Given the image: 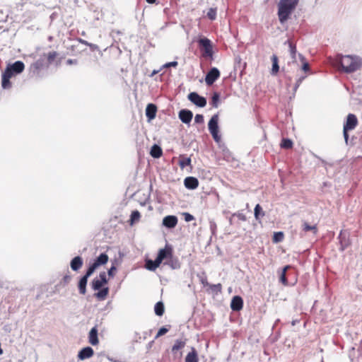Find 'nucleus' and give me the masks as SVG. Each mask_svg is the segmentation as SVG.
Returning <instances> with one entry per match:
<instances>
[{
  "mask_svg": "<svg viewBox=\"0 0 362 362\" xmlns=\"http://www.w3.org/2000/svg\"><path fill=\"white\" fill-rule=\"evenodd\" d=\"M334 63L340 66L341 70L345 73H353L362 66V59L356 55L337 54Z\"/></svg>",
  "mask_w": 362,
  "mask_h": 362,
  "instance_id": "f257e3e1",
  "label": "nucleus"
},
{
  "mask_svg": "<svg viewBox=\"0 0 362 362\" xmlns=\"http://www.w3.org/2000/svg\"><path fill=\"white\" fill-rule=\"evenodd\" d=\"M298 3V0H280L278 5V16L281 23H284L288 19Z\"/></svg>",
  "mask_w": 362,
  "mask_h": 362,
  "instance_id": "f03ea898",
  "label": "nucleus"
},
{
  "mask_svg": "<svg viewBox=\"0 0 362 362\" xmlns=\"http://www.w3.org/2000/svg\"><path fill=\"white\" fill-rule=\"evenodd\" d=\"M218 115H214L210 119L208 123V128L210 134H211L213 139L216 143H220L221 140V136L219 134V128H218Z\"/></svg>",
  "mask_w": 362,
  "mask_h": 362,
  "instance_id": "7ed1b4c3",
  "label": "nucleus"
},
{
  "mask_svg": "<svg viewBox=\"0 0 362 362\" xmlns=\"http://www.w3.org/2000/svg\"><path fill=\"white\" fill-rule=\"evenodd\" d=\"M357 124L358 119L356 115L354 114H349L343 128V135L346 144L348 143L349 139L348 132L354 129L357 126Z\"/></svg>",
  "mask_w": 362,
  "mask_h": 362,
  "instance_id": "20e7f679",
  "label": "nucleus"
},
{
  "mask_svg": "<svg viewBox=\"0 0 362 362\" xmlns=\"http://www.w3.org/2000/svg\"><path fill=\"white\" fill-rule=\"evenodd\" d=\"M187 98L193 104L199 107H204L206 105V98L195 92L190 93Z\"/></svg>",
  "mask_w": 362,
  "mask_h": 362,
  "instance_id": "39448f33",
  "label": "nucleus"
},
{
  "mask_svg": "<svg viewBox=\"0 0 362 362\" xmlns=\"http://www.w3.org/2000/svg\"><path fill=\"white\" fill-rule=\"evenodd\" d=\"M199 46L204 49V55L207 57H211L213 54L212 45L210 40L204 37L199 39L198 41Z\"/></svg>",
  "mask_w": 362,
  "mask_h": 362,
  "instance_id": "423d86ee",
  "label": "nucleus"
},
{
  "mask_svg": "<svg viewBox=\"0 0 362 362\" xmlns=\"http://www.w3.org/2000/svg\"><path fill=\"white\" fill-rule=\"evenodd\" d=\"M25 65L21 61H16L12 64H8L6 69L10 70V74L13 76L14 74H18L23 71Z\"/></svg>",
  "mask_w": 362,
  "mask_h": 362,
  "instance_id": "0eeeda50",
  "label": "nucleus"
},
{
  "mask_svg": "<svg viewBox=\"0 0 362 362\" xmlns=\"http://www.w3.org/2000/svg\"><path fill=\"white\" fill-rule=\"evenodd\" d=\"M108 261V256L105 253L100 254L97 259L89 266V269L93 272L100 265H103Z\"/></svg>",
  "mask_w": 362,
  "mask_h": 362,
  "instance_id": "6e6552de",
  "label": "nucleus"
},
{
  "mask_svg": "<svg viewBox=\"0 0 362 362\" xmlns=\"http://www.w3.org/2000/svg\"><path fill=\"white\" fill-rule=\"evenodd\" d=\"M220 72L218 69L214 67L207 73L205 81L207 85L213 84L219 77Z\"/></svg>",
  "mask_w": 362,
  "mask_h": 362,
  "instance_id": "1a4fd4ad",
  "label": "nucleus"
},
{
  "mask_svg": "<svg viewBox=\"0 0 362 362\" xmlns=\"http://www.w3.org/2000/svg\"><path fill=\"white\" fill-rule=\"evenodd\" d=\"M193 113L192 111L183 109L179 112V118L185 124H189L192 119Z\"/></svg>",
  "mask_w": 362,
  "mask_h": 362,
  "instance_id": "9d476101",
  "label": "nucleus"
},
{
  "mask_svg": "<svg viewBox=\"0 0 362 362\" xmlns=\"http://www.w3.org/2000/svg\"><path fill=\"white\" fill-rule=\"evenodd\" d=\"M177 221L175 216H167L163 219V225L168 228H173L176 226Z\"/></svg>",
  "mask_w": 362,
  "mask_h": 362,
  "instance_id": "9b49d317",
  "label": "nucleus"
},
{
  "mask_svg": "<svg viewBox=\"0 0 362 362\" xmlns=\"http://www.w3.org/2000/svg\"><path fill=\"white\" fill-rule=\"evenodd\" d=\"M93 349L90 346H86L78 352V357L80 360H85L93 356Z\"/></svg>",
  "mask_w": 362,
  "mask_h": 362,
  "instance_id": "f8f14e48",
  "label": "nucleus"
},
{
  "mask_svg": "<svg viewBox=\"0 0 362 362\" xmlns=\"http://www.w3.org/2000/svg\"><path fill=\"white\" fill-rule=\"evenodd\" d=\"M243 300L240 296H235L233 298L230 303V308L234 311H239L242 309Z\"/></svg>",
  "mask_w": 362,
  "mask_h": 362,
  "instance_id": "ddd939ff",
  "label": "nucleus"
},
{
  "mask_svg": "<svg viewBox=\"0 0 362 362\" xmlns=\"http://www.w3.org/2000/svg\"><path fill=\"white\" fill-rule=\"evenodd\" d=\"M12 77L11 74H10V70L5 69L4 72L2 74V81H1V86L4 89H7L11 88V84L10 82V78Z\"/></svg>",
  "mask_w": 362,
  "mask_h": 362,
  "instance_id": "4468645a",
  "label": "nucleus"
},
{
  "mask_svg": "<svg viewBox=\"0 0 362 362\" xmlns=\"http://www.w3.org/2000/svg\"><path fill=\"white\" fill-rule=\"evenodd\" d=\"M83 264V261L82 257L80 256H76L71 259L70 262V267L73 271L76 272L81 268Z\"/></svg>",
  "mask_w": 362,
  "mask_h": 362,
  "instance_id": "2eb2a0df",
  "label": "nucleus"
},
{
  "mask_svg": "<svg viewBox=\"0 0 362 362\" xmlns=\"http://www.w3.org/2000/svg\"><path fill=\"white\" fill-rule=\"evenodd\" d=\"M184 184L186 188L194 189L198 187V180L194 177H187L185 179Z\"/></svg>",
  "mask_w": 362,
  "mask_h": 362,
  "instance_id": "dca6fc26",
  "label": "nucleus"
},
{
  "mask_svg": "<svg viewBox=\"0 0 362 362\" xmlns=\"http://www.w3.org/2000/svg\"><path fill=\"white\" fill-rule=\"evenodd\" d=\"M88 341L90 344L95 346L99 343L98 338V329L97 327H93L88 334Z\"/></svg>",
  "mask_w": 362,
  "mask_h": 362,
  "instance_id": "f3484780",
  "label": "nucleus"
},
{
  "mask_svg": "<svg viewBox=\"0 0 362 362\" xmlns=\"http://www.w3.org/2000/svg\"><path fill=\"white\" fill-rule=\"evenodd\" d=\"M157 107L155 105L149 103L146 107V115L148 120H151L156 117Z\"/></svg>",
  "mask_w": 362,
  "mask_h": 362,
  "instance_id": "a211bd4d",
  "label": "nucleus"
},
{
  "mask_svg": "<svg viewBox=\"0 0 362 362\" xmlns=\"http://www.w3.org/2000/svg\"><path fill=\"white\" fill-rule=\"evenodd\" d=\"M284 45H288V51L291 55V57L293 60V62H296V54H297V50H296V46L295 44H293L290 40H288L284 42Z\"/></svg>",
  "mask_w": 362,
  "mask_h": 362,
  "instance_id": "6ab92c4d",
  "label": "nucleus"
},
{
  "mask_svg": "<svg viewBox=\"0 0 362 362\" xmlns=\"http://www.w3.org/2000/svg\"><path fill=\"white\" fill-rule=\"evenodd\" d=\"M164 264L169 266L173 269H177L180 267V262L177 258L170 256L166 261L164 262Z\"/></svg>",
  "mask_w": 362,
  "mask_h": 362,
  "instance_id": "aec40b11",
  "label": "nucleus"
},
{
  "mask_svg": "<svg viewBox=\"0 0 362 362\" xmlns=\"http://www.w3.org/2000/svg\"><path fill=\"white\" fill-rule=\"evenodd\" d=\"M198 354L194 347H192L191 351L185 357V362H198Z\"/></svg>",
  "mask_w": 362,
  "mask_h": 362,
  "instance_id": "412c9836",
  "label": "nucleus"
},
{
  "mask_svg": "<svg viewBox=\"0 0 362 362\" xmlns=\"http://www.w3.org/2000/svg\"><path fill=\"white\" fill-rule=\"evenodd\" d=\"M172 255V250L170 247H165L159 250L158 256L163 260L168 259Z\"/></svg>",
  "mask_w": 362,
  "mask_h": 362,
  "instance_id": "4be33fe9",
  "label": "nucleus"
},
{
  "mask_svg": "<svg viewBox=\"0 0 362 362\" xmlns=\"http://www.w3.org/2000/svg\"><path fill=\"white\" fill-rule=\"evenodd\" d=\"M88 282V279L86 277L82 276L78 284V288L79 293L82 295H84L86 293V285Z\"/></svg>",
  "mask_w": 362,
  "mask_h": 362,
  "instance_id": "5701e85b",
  "label": "nucleus"
},
{
  "mask_svg": "<svg viewBox=\"0 0 362 362\" xmlns=\"http://www.w3.org/2000/svg\"><path fill=\"white\" fill-rule=\"evenodd\" d=\"M163 151L161 148L157 145L154 144L151 149L150 154L154 158H158L162 156Z\"/></svg>",
  "mask_w": 362,
  "mask_h": 362,
  "instance_id": "b1692460",
  "label": "nucleus"
},
{
  "mask_svg": "<svg viewBox=\"0 0 362 362\" xmlns=\"http://www.w3.org/2000/svg\"><path fill=\"white\" fill-rule=\"evenodd\" d=\"M272 68L271 71V74L272 75H276L279 69V64H278V57L276 55H272Z\"/></svg>",
  "mask_w": 362,
  "mask_h": 362,
  "instance_id": "393cba45",
  "label": "nucleus"
},
{
  "mask_svg": "<svg viewBox=\"0 0 362 362\" xmlns=\"http://www.w3.org/2000/svg\"><path fill=\"white\" fill-rule=\"evenodd\" d=\"M185 341L181 340V339H177L175 341L174 345L172 347V351L176 352L179 351L180 349H182L185 346Z\"/></svg>",
  "mask_w": 362,
  "mask_h": 362,
  "instance_id": "a878e982",
  "label": "nucleus"
},
{
  "mask_svg": "<svg viewBox=\"0 0 362 362\" xmlns=\"http://www.w3.org/2000/svg\"><path fill=\"white\" fill-rule=\"evenodd\" d=\"M255 217L256 220H259L261 217L264 216V212L262 211L259 204H257L254 209Z\"/></svg>",
  "mask_w": 362,
  "mask_h": 362,
  "instance_id": "bb28decb",
  "label": "nucleus"
},
{
  "mask_svg": "<svg viewBox=\"0 0 362 362\" xmlns=\"http://www.w3.org/2000/svg\"><path fill=\"white\" fill-rule=\"evenodd\" d=\"M154 311H155V313L158 316L163 315V314L164 313V305H163V303L162 302H158L155 305Z\"/></svg>",
  "mask_w": 362,
  "mask_h": 362,
  "instance_id": "cd10ccee",
  "label": "nucleus"
},
{
  "mask_svg": "<svg viewBox=\"0 0 362 362\" xmlns=\"http://www.w3.org/2000/svg\"><path fill=\"white\" fill-rule=\"evenodd\" d=\"M290 268V266L287 265L282 269V272L280 274L279 281L285 286L288 285V281L286 277V273L288 269Z\"/></svg>",
  "mask_w": 362,
  "mask_h": 362,
  "instance_id": "c85d7f7f",
  "label": "nucleus"
},
{
  "mask_svg": "<svg viewBox=\"0 0 362 362\" xmlns=\"http://www.w3.org/2000/svg\"><path fill=\"white\" fill-rule=\"evenodd\" d=\"M298 57L302 62L301 69L305 72L309 71L310 66L309 64L306 62L305 57L301 54H298Z\"/></svg>",
  "mask_w": 362,
  "mask_h": 362,
  "instance_id": "c756f323",
  "label": "nucleus"
},
{
  "mask_svg": "<svg viewBox=\"0 0 362 362\" xmlns=\"http://www.w3.org/2000/svg\"><path fill=\"white\" fill-rule=\"evenodd\" d=\"M140 217V213L137 210L133 211L130 217V224L133 225L134 223L138 222Z\"/></svg>",
  "mask_w": 362,
  "mask_h": 362,
  "instance_id": "7c9ffc66",
  "label": "nucleus"
},
{
  "mask_svg": "<svg viewBox=\"0 0 362 362\" xmlns=\"http://www.w3.org/2000/svg\"><path fill=\"white\" fill-rule=\"evenodd\" d=\"M103 286V284L98 278H95L91 282V286L94 291L100 289Z\"/></svg>",
  "mask_w": 362,
  "mask_h": 362,
  "instance_id": "2f4dec72",
  "label": "nucleus"
},
{
  "mask_svg": "<svg viewBox=\"0 0 362 362\" xmlns=\"http://www.w3.org/2000/svg\"><path fill=\"white\" fill-rule=\"evenodd\" d=\"M220 95L218 93H214L211 98V105L214 107H218L219 103Z\"/></svg>",
  "mask_w": 362,
  "mask_h": 362,
  "instance_id": "473e14b6",
  "label": "nucleus"
},
{
  "mask_svg": "<svg viewBox=\"0 0 362 362\" xmlns=\"http://www.w3.org/2000/svg\"><path fill=\"white\" fill-rule=\"evenodd\" d=\"M303 230L305 231H313V233H316L317 232V228L315 226H310L307 222H303Z\"/></svg>",
  "mask_w": 362,
  "mask_h": 362,
  "instance_id": "72a5a7b5",
  "label": "nucleus"
},
{
  "mask_svg": "<svg viewBox=\"0 0 362 362\" xmlns=\"http://www.w3.org/2000/svg\"><path fill=\"white\" fill-rule=\"evenodd\" d=\"M109 288L107 287L103 288L101 291L95 293V296L99 299H104L108 294Z\"/></svg>",
  "mask_w": 362,
  "mask_h": 362,
  "instance_id": "f704fd0d",
  "label": "nucleus"
},
{
  "mask_svg": "<svg viewBox=\"0 0 362 362\" xmlns=\"http://www.w3.org/2000/svg\"><path fill=\"white\" fill-rule=\"evenodd\" d=\"M216 13L217 10L216 8H210L206 13V16L210 20L214 21L216 18Z\"/></svg>",
  "mask_w": 362,
  "mask_h": 362,
  "instance_id": "c9c22d12",
  "label": "nucleus"
},
{
  "mask_svg": "<svg viewBox=\"0 0 362 362\" xmlns=\"http://www.w3.org/2000/svg\"><path fill=\"white\" fill-rule=\"evenodd\" d=\"M191 163L190 158H182L179 160V165L181 168H185V167L189 165Z\"/></svg>",
  "mask_w": 362,
  "mask_h": 362,
  "instance_id": "e433bc0d",
  "label": "nucleus"
},
{
  "mask_svg": "<svg viewBox=\"0 0 362 362\" xmlns=\"http://www.w3.org/2000/svg\"><path fill=\"white\" fill-rule=\"evenodd\" d=\"M293 146V142L289 139H283L281 146L284 148H291Z\"/></svg>",
  "mask_w": 362,
  "mask_h": 362,
  "instance_id": "4c0bfd02",
  "label": "nucleus"
},
{
  "mask_svg": "<svg viewBox=\"0 0 362 362\" xmlns=\"http://www.w3.org/2000/svg\"><path fill=\"white\" fill-rule=\"evenodd\" d=\"M145 267L149 271H155L156 268H158L151 259H147L146 261Z\"/></svg>",
  "mask_w": 362,
  "mask_h": 362,
  "instance_id": "58836bf2",
  "label": "nucleus"
},
{
  "mask_svg": "<svg viewBox=\"0 0 362 362\" xmlns=\"http://www.w3.org/2000/svg\"><path fill=\"white\" fill-rule=\"evenodd\" d=\"M284 238V233L282 232H276L274 234V242L279 243L282 241Z\"/></svg>",
  "mask_w": 362,
  "mask_h": 362,
  "instance_id": "ea45409f",
  "label": "nucleus"
},
{
  "mask_svg": "<svg viewBox=\"0 0 362 362\" xmlns=\"http://www.w3.org/2000/svg\"><path fill=\"white\" fill-rule=\"evenodd\" d=\"M57 54H58L56 52H51L48 53L47 61H48L49 64H52L53 62L54 59L57 57Z\"/></svg>",
  "mask_w": 362,
  "mask_h": 362,
  "instance_id": "a19ab883",
  "label": "nucleus"
},
{
  "mask_svg": "<svg viewBox=\"0 0 362 362\" xmlns=\"http://www.w3.org/2000/svg\"><path fill=\"white\" fill-rule=\"evenodd\" d=\"M209 286L213 291H216V292L221 291V284H210Z\"/></svg>",
  "mask_w": 362,
  "mask_h": 362,
  "instance_id": "79ce46f5",
  "label": "nucleus"
},
{
  "mask_svg": "<svg viewBox=\"0 0 362 362\" xmlns=\"http://www.w3.org/2000/svg\"><path fill=\"white\" fill-rule=\"evenodd\" d=\"M168 332V329H167V328H166V327H161V328L158 330V333H157V334H156V338H158L159 337H161V336L164 335V334H166Z\"/></svg>",
  "mask_w": 362,
  "mask_h": 362,
  "instance_id": "37998d69",
  "label": "nucleus"
},
{
  "mask_svg": "<svg viewBox=\"0 0 362 362\" xmlns=\"http://www.w3.org/2000/svg\"><path fill=\"white\" fill-rule=\"evenodd\" d=\"M233 216L237 217L239 220L245 221H246V216L245 214L240 212L233 213Z\"/></svg>",
  "mask_w": 362,
  "mask_h": 362,
  "instance_id": "c03bdc74",
  "label": "nucleus"
},
{
  "mask_svg": "<svg viewBox=\"0 0 362 362\" xmlns=\"http://www.w3.org/2000/svg\"><path fill=\"white\" fill-rule=\"evenodd\" d=\"M98 279H100V281L102 282V284L103 285L107 284V282L105 272H101L99 275Z\"/></svg>",
  "mask_w": 362,
  "mask_h": 362,
  "instance_id": "a18cd8bd",
  "label": "nucleus"
},
{
  "mask_svg": "<svg viewBox=\"0 0 362 362\" xmlns=\"http://www.w3.org/2000/svg\"><path fill=\"white\" fill-rule=\"evenodd\" d=\"M178 63L176 61H173L171 62H168L163 65V68H169V67H176Z\"/></svg>",
  "mask_w": 362,
  "mask_h": 362,
  "instance_id": "49530a36",
  "label": "nucleus"
},
{
  "mask_svg": "<svg viewBox=\"0 0 362 362\" xmlns=\"http://www.w3.org/2000/svg\"><path fill=\"white\" fill-rule=\"evenodd\" d=\"M194 122L198 124H202L204 122V117L202 115H196L194 117Z\"/></svg>",
  "mask_w": 362,
  "mask_h": 362,
  "instance_id": "de8ad7c7",
  "label": "nucleus"
},
{
  "mask_svg": "<svg viewBox=\"0 0 362 362\" xmlns=\"http://www.w3.org/2000/svg\"><path fill=\"white\" fill-rule=\"evenodd\" d=\"M183 215L185 217V221L187 222H189V221L194 220V216L189 213H184Z\"/></svg>",
  "mask_w": 362,
  "mask_h": 362,
  "instance_id": "09e8293b",
  "label": "nucleus"
},
{
  "mask_svg": "<svg viewBox=\"0 0 362 362\" xmlns=\"http://www.w3.org/2000/svg\"><path fill=\"white\" fill-rule=\"evenodd\" d=\"M163 261V260L160 257L157 256L156 259L153 261V263L156 265L157 267H158Z\"/></svg>",
  "mask_w": 362,
  "mask_h": 362,
  "instance_id": "8fccbe9b",
  "label": "nucleus"
},
{
  "mask_svg": "<svg viewBox=\"0 0 362 362\" xmlns=\"http://www.w3.org/2000/svg\"><path fill=\"white\" fill-rule=\"evenodd\" d=\"M163 261V260L160 257L157 256L156 259L153 261V263L156 265L157 267H158Z\"/></svg>",
  "mask_w": 362,
  "mask_h": 362,
  "instance_id": "3c124183",
  "label": "nucleus"
},
{
  "mask_svg": "<svg viewBox=\"0 0 362 362\" xmlns=\"http://www.w3.org/2000/svg\"><path fill=\"white\" fill-rule=\"evenodd\" d=\"M115 271H116V267L115 266H112L107 272L108 275L110 276H113Z\"/></svg>",
  "mask_w": 362,
  "mask_h": 362,
  "instance_id": "603ef678",
  "label": "nucleus"
},
{
  "mask_svg": "<svg viewBox=\"0 0 362 362\" xmlns=\"http://www.w3.org/2000/svg\"><path fill=\"white\" fill-rule=\"evenodd\" d=\"M200 281L204 285V286H209L210 285V284H209V283L207 281L206 277H201L200 278Z\"/></svg>",
  "mask_w": 362,
  "mask_h": 362,
  "instance_id": "864d4df0",
  "label": "nucleus"
},
{
  "mask_svg": "<svg viewBox=\"0 0 362 362\" xmlns=\"http://www.w3.org/2000/svg\"><path fill=\"white\" fill-rule=\"evenodd\" d=\"M93 274V272L90 270V269L88 268L84 277H86V279H88L92 274Z\"/></svg>",
  "mask_w": 362,
  "mask_h": 362,
  "instance_id": "5fc2aeb1",
  "label": "nucleus"
},
{
  "mask_svg": "<svg viewBox=\"0 0 362 362\" xmlns=\"http://www.w3.org/2000/svg\"><path fill=\"white\" fill-rule=\"evenodd\" d=\"M90 49L91 50H98L99 49L98 46L97 45H95V44H93V43H90L88 44V45Z\"/></svg>",
  "mask_w": 362,
  "mask_h": 362,
  "instance_id": "6e6d98bb",
  "label": "nucleus"
},
{
  "mask_svg": "<svg viewBox=\"0 0 362 362\" xmlns=\"http://www.w3.org/2000/svg\"><path fill=\"white\" fill-rule=\"evenodd\" d=\"M63 279H64V282L69 283L70 281V280H71V276H69V275H66V276H64Z\"/></svg>",
  "mask_w": 362,
  "mask_h": 362,
  "instance_id": "4d7b16f0",
  "label": "nucleus"
},
{
  "mask_svg": "<svg viewBox=\"0 0 362 362\" xmlns=\"http://www.w3.org/2000/svg\"><path fill=\"white\" fill-rule=\"evenodd\" d=\"M79 42H80L81 44L85 45H86V46H88V44H89V42H88V41L84 40H82V39H80V40H79Z\"/></svg>",
  "mask_w": 362,
  "mask_h": 362,
  "instance_id": "13d9d810",
  "label": "nucleus"
},
{
  "mask_svg": "<svg viewBox=\"0 0 362 362\" xmlns=\"http://www.w3.org/2000/svg\"><path fill=\"white\" fill-rule=\"evenodd\" d=\"M305 76H301L299 78L297 79L296 82L298 83H301L302 81L305 79Z\"/></svg>",
  "mask_w": 362,
  "mask_h": 362,
  "instance_id": "bf43d9fd",
  "label": "nucleus"
},
{
  "mask_svg": "<svg viewBox=\"0 0 362 362\" xmlns=\"http://www.w3.org/2000/svg\"><path fill=\"white\" fill-rule=\"evenodd\" d=\"M234 217H235V216H233V215H232V216L229 218V219H228V221H229V223H230V225H233V218H234Z\"/></svg>",
  "mask_w": 362,
  "mask_h": 362,
  "instance_id": "052dcab7",
  "label": "nucleus"
},
{
  "mask_svg": "<svg viewBox=\"0 0 362 362\" xmlns=\"http://www.w3.org/2000/svg\"><path fill=\"white\" fill-rule=\"evenodd\" d=\"M300 85V83H298L297 82L296 83L295 86H294L295 91L298 89V88L299 87Z\"/></svg>",
  "mask_w": 362,
  "mask_h": 362,
  "instance_id": "680f3d73",
  "label": "nucleus"
},
{
  "mask_svg": "<svg viewBox=\"0 0 362 362\" xmlns=\"http://www.w3.org/2000/svg\"><path fill=\"white\" fill-rule=\"evenodd\" d=\"M74 61L73 59H68V60H67V64H74Z\"/></svg>",
  "mask_w": 362,
  "mask_h": 362,
  "instance_id": "e2e57ef3",
  "label": "nucleus"
},
{
  "mask_svg": "<svg viewBox=\"0 0 362 362\" xmlns=\"http://www.w3.org/2000/svg\"><path fill=\"white\" fill-rule=\"evenodd\" d=\"M156 0H146V1L148 3V4H153L156 2Z\"/></svg>",
  "mask_w": 362,
  "mask_h": 362,
  "instance_id": "0e129e2a",
  "label": "nucleus"
},
{
  "mask_svg": "<svg viewBox=\"0 0 362 362\" xmlns=\"http://www.w3.org/2000/svg\"><path fill=\"white\" fill-rule=\"evenodd\" d=\"M216 227V225L214 223H211V228L213 230V228H214Z\"/></svg>",
  "mask_w": 362,
  "mask_h": 362,
  "instance_id": "69168bd1",
  "label": "nucleus"
},
{
  "mask_svg": "<svg viewBox=\"0 0 362 362\" xmlns=\"http://www.w3.org/2000/svg\"><path fill=\"white\" fill-rule=\"evenodd\" d=\"M39 66H40L39 62H36V63L35 64V66L36 68H39Z\"/></svg>",
  "mask_w": 362,
  "mask_h": 362,
  "instance_id": "338daca9",
  "label": "nucleus"
},
{
  "mask_svg": "<svg viewBox=\"0 0 362 362\" xmlns=\"http://www.w3.org/2000/svg\"><path fill=\"white\" fill-rule=\"evenodd\" d=\"M157 73H158V71H153V74H157Z\"/></svg>",
  "mask_w": 362,
  "mask_h": 362,
  "instance_id": "774afa93",
  "label": "nucleus"
}]
</instances>
